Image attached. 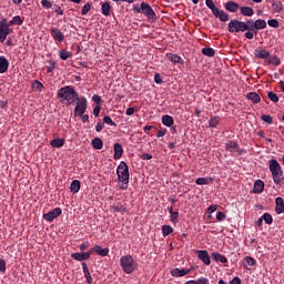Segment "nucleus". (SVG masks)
<instances>
[{
    "label": "nucleus",
    "instance_id": "obj_1",
    "mask_svg": "<svg viewBox=\"0 0 284 284\" xmlns=\"http://www.w3.org/2000/svg\"><path fill=\"white\" fill-rule=\"evenodd\" d=\"M58 99L60 103H63L64 105H74L79 99V93H77L74 87H62L58 90Z\"/></svg>",
    "mask_w": 284,
    "mask_h": 284
},
{
    "label": "nucleus",
    "instance_id": "obj_2",
    "mask_svg": "<svg viewBox=\"0 0 284 284\" xmlns=\"http://www.w3.org/2000/svg\"><path fill=\"white\" fill-rule=\"evenodd\" d=\"M267 28V22L263 19H248V29L250 31H246L244 33L245 39H254V34H258V30H265Z\"/></svg>",
    "mask_w": 284,
    "mask_h": 284
},
{
    "label": "nucleus",
    "instance_id": "obj_3",
    "mask_svg": "<svg viewBox=\"0 0 284 284\" xmlns=\"http://www.w3.org/2000/svg\"><path fill=\"white\" fill-rule=\"evenodd\" d=\"M116 174L121 185V190H128V183H130V169L128 168V164L122 161L120 162Z\"/></svg>",
    "mask_w": 284,
    "mask_h": 284
},
{
    "label": "nucleus",
    "instance_id": "obj_4",
    "mask_svg": "<svg viewBox=\"0 0 284 284\" xmlns=\"http://www.w3.org/2000/svg\"><path fill=\"white\" fill-rule=\"evenodd\" d=\"M268 170L273 176V182L275 185H281V181H283V169L281 168V164L278 161L272 159L268 161Z\"/></svg>",
    "mask_w": 284,
    "mask_h": 284
},
{
    "label": "nucleus",
    "instance_id": "obj_5",
    "mask_svg": "<svg viewBox=\"0 0 284 284\" xmlns=\"http://www.w3.org/2000/svg\"><path fill=\"white\" fill-rule=\"evenodd\" d=\"M229 32L236 34L239 32H250V20L241 21L232 19L229 22Z\"/></svg>",
    "mask_w": 284,
    "mask_h": 284
},
{
    "label": "nucleus",
    "instance_id": "obj_6",
    "mask_svg": "<svg viewBox=\"0 0 284 284\" xmlns=\"http://www.w3.org/2000/svg\"><path fill=\"white\" fill-rule=\"evenodd\" d=\"M205 6L209 8V10L212 11L213 17L225 23L226 21H230V14L227 12L220 10L214 4V0H205Z\"/></svg>",
    "mask_w": 284,
    "mask_h": 284
},
{
    "label": "nucleus",
    "instance_id": "obj_7",
    "mask_svg": "<svg viewBox=\"0 0 284 284\" xmlns=\"http://www.w3.org/2000/svg\"><path fill=\"white\" fill-rule=\"evenodd\" d=\"M120 266L125 274H132L136 270V262L132 255H124L120 258Z\"/></svg>",
    "mask_w": 284,
    "mask_h": 284
},
{
    "label": "nucleus",
    "instance_id": "obj_8",
    "mask_svg": "<svg viewBox=\"0 0 284 284\" xmlns=\"http://www.w3.org/2000/svg\"><path fill=\"white\" fill-rule=\"evenodd\" d=\"M88 110V99L85 97L78 98L75 100V108L73 111L74 116H83Z\"/></svg>",
    "mask_w": 284,
    "mask_h": 284
},
{
    "label": "nucleus",
    "instance_id": "obj_9",
    "mask_svg": "<svg viewBox=\"0 0 284 284\" xmlns=\"http://www.w3.org/2000/svg\"><path fill=\"white\" fill-rule=\"evenodd\" d=\"M141 10L145 17L149 19H156V13L154 12V9L148 3V2H141Z\"/></svg>",
    "mask_w": 284,
    "mask_h": 284
},
{
    "label": "nucleus",
    "instance_id": "obj_10",
    "mask_svg": "<svg viewBox=\"0 0 284 284\" xmlns=\"http://www.w3.org/2000/svg\"><path fill=\"white\" fill-rule=\"evenodd\" d=\"M62 213L63 211L61 210V207H55L52 211L44 213L43 219L44 221L52 222L54 219H58V216H61Z\"/></svg>",
    "mask_w": 284,
    "mask_h": 284
},
{
    "label": "nucleus",
    "instance_id": "obj_11",
    "mask_svg": "<svg viewBox=\"0 0 284 284\" xmlns=\"http://www.w3.org/2000/svg\"><path fill=\"white\" fill-rule=\"evenodd\" d=\"M50 34H51L52 39L54 41H59V43H61L65 39V37L63 36V32H61V30H59L57 28H51Z\"/></svg>",
    "mask_w": 284,
    "mask_h": 284
},
{
    "label": "nucleus",
    "instance_id": "obj_12",
    "mask_svg": "<svg viewBox=\"0 0 284 284\" xmlns=\"http://www.w3.org/2000/svg\"><path fill=\"white\" fill-rule=\"evenodd\" d=\"M197 254V258L200 261H202V263H204L205 265H210L211 261H210V253H207L206 250L203 251H196Z\"/></svg>",
    "mask_w": 284,
    "mask_h": 284
},
{
    "label": "nucleus",
    "instance_id": "obj_13",
    "mask_svg": "<svg viewBox=\"0 0 284 284\" xmlns=\"http://www.w3.org/2000/svg\"><path fill=\"white\" fill-rule=\"evenodd\" d=\"M114 155L113 159L115 161H119L123 156V145L121 143L116 142L113 144Z\"/></svg>",
    "mask_w": 284,
    "mask_h": 284
},
{
    "label": "nucleus",
    "instance_id": "obj_14",
    "mask_svg": "<svg viewBox=\"0 0 284 284\" xmlns=\"http://www.w3.org/2000/svg\"><path fill=\"white\" fill-rule=\"evenodd\" d=\"M90 252L72 253L71 258L74 261H88L90 258Z\"/></svg>",
    "mask_w": 284,
    "mask_h": 284
},
{
    "label": "nucleus",
    "instance_id": "obj_15",
    "mask_svg": "<svg viewBox=\"0 0 284 284\" xmlns=\"http://www.w3.org/2000/svg\"><path fill=\"white\" fill-rule=\"evenodd\" d=\"M272 8H273V12H275L276 14H281L283 13V2L280 0H272Z\"/></svg>",
    "mask_w": 284,
    "mask_h": 284
},
{
    "label": "nucleus",
    "instance_id": "obj_16",
    "mask_svg": "<svg viewBox=\"0 0 284 284\" xmlns=\"http://www.w3.org/2000/svg\"><path fill=\"white\" fill-rule=\"evenodd\" d=\"M225 10H227V12H237L239 10H241V7L239 6V3L234 2V1H229L224 4Z\"/></svg>",
    "mask_w": 284,
    "mask_h": 284
},
{
    "label": "nucleus",
    "instance_id": "obj_17",
    "mask_svg": "<svg viewBox=\"0 0 284 284\" xmlns=\"http://www.w3.org/2000/svg\"><path fill=\"white\" fill-rule=\"evenodd\" d=\"M9 67H10V62L7 60V58L3 55H0V74H4V72H8Z\"/></svg>",
    "mask_w": 284,
    "mask_h": 284
},
{
    "label": "nucleus",
    "instance_id": "obj_18",
    "mask_svg": "<svg viewBox=\"0 0 284 284\" xmlns=\"http://www.w3.org/2000/svg\"><path fill=\"white\" fill-rule=\"evenodd\" d=\"M166 57L169 61H171V63H180V65H183V63H185V61H183V58L174 53H168Z\"/></svg>",
    "mask_w": 284,
    "mask_h": 284
},
{
    "label": "nucleus",
    "instance_id": "obj_19",
    "mask_svg": "<svg viewBox=\"0 0 284 284\" xmlns=\"http://www.w3.org/2000/svg\"><path fill=\"white\" fill-rule=\"evenodd\" d=\"M263 190H265V183L262 180L255 181L253 192L255 194H261Z\"/></svg>",
    "mask_w": 284,
    "mask_h": 284
},
{
    "label": "nucleus",
    "instance_id": "obj_20",
    "mask_svg": "<svg viewBox=\"0 0 284 284\" xmlns=\"http://www.w3.org/2000/svg\"><path fill=\"white\" fill-rule=\"evenodd\" d=\"M190 271L185 270V268H173L171 271V275L179 278L181 276H185L186 274H189Z\"/></svg>",
    "mask_w": 284,
    "mask_h": 284
},
{
    "label": "nucleus",
    "instance_id": "obj_21",
    "mask_svg": "<svg viewBox=\"0 0 284 284\" xmlns=\"http://www.w3.org/2000/svg\"><path fill=\"white\" fill-rule=\"evenodd\" d=\"M92 250L93 252H95V254H99V256H108V254L110 253V248H103L101 247V245H95Z\"/></svg>",
    "mask_w": 284,
    "mask_h": 284
},
{
    "label": "nucleus",
    "instance_id": "obj_22",
    "mask_svg": "<svg viewBox=\"0 0 284 284\" xmlns=\"http://www.w3.org/2000/svg\"><path fill=\"white\" fill-rule=\"evenodd\" d=\"M242 17H254V9L252 7H240Z\"/></svg>",
    "mask_w": 284,
    "mask_h": 284
},
{
    "label": "nucleus",
    "instance_id": "obj_23",
    "mask_svg": "<svg viewBox=\"0 0 284 284\" xmlns=\"http://www.w3.org/2000/svg\"><path fill=\"white\" fill-rule=\"evenodd\" d=\"M195 183L196 185H210V183H214V178H197Z\"/></svg>",
    "mask_w": 284,
    "mask_h": 284
},
{
    "label": "nucleus",
    "instance_id": "obj_24",
    "mask_svg": "<svg viewBox=\"0 0 284 284\" xmlns=\"http://www.w3.org/2000/svg\"><path fill=\"white\" fill-rule=\"evenodd\" d=\"M10 32H11V29L6 23V20L0 21V34L8 37V34H10Z\"/></svg>",
    "mask_w": 284,
    "mask_h": 284
},
{
    "label": "nucleus",
    "instance_id": "obj_25",
    "mask_svg": "<svg viewBox=\"0 0 284 284\" xmlns=\"http://www.w3.org/2000/svg\"><path fill=\"white\" fill-rule=\"evenodd\" d=\"M81 190V182L79 180H73L70 185V191L72 194H78V192Z\"/></svg>",
    "mask_w": 284,
    "mask_h": 284
},
{
    "label": "nucleus",
    "instance_id": "obj_26",
    "mask_svg": "<svg viewBox=\"0 0 284 284\" xmlns=\"http://www.w3.org/2000/svg\"><path fill=\"white\" fill-rule=\"evenodd\" d=\"M246 99H248V101H252V103H261V95H258V93L256 92L247 93Z\"/></svg>",
    "mask_w": 284,
    "mask_h": 284
},
{
    "label": "nucleus",
    "instance_id": "obj_27",
    "mask_svg": "<svg viewBox=\"0 0 284 284\" xmlns=\"http://www.w3.org/2000/svg\"><path fill=\"white\" fill-rule=\"evenodd\" d=\"M256 59H267L270 57V51L265 49L255 50Z\"/></svg>",
    "mask_w": 284,
    "mask_h": 284
},
{
    "label": "nucleus",
    "instance_id": "obj_28",
    "mask_svg": "<svg viewBox=\"0 0 284 284\" xmlns=\"http://www.w3.org/2000/svg\"><path fill=\"white\" fill-rule=\"evenodd\" d=\"M91 145L94 150H103V140L95 138L92 140Z\"/></svg>",
    "mask_w": 284,
    "mask_h": 284
},
{
    "label": "nucleus",
    "instance_id": "obj_29",
    "mask_svg": "<svg viewBox=\"0 0 284 284\" xmlns=\"http://www.w3.org/2000/svg\"><path fill=\"white\" fill-rule=\"evenodd\" d=\"M162 123L166 128H172V125H174V118H172L171 115H163Z\"/></svg>",
    "mask_w": 284,
    "mask_h": 284
},
{
    "label": "nucleus",
    "instance_id": "obj_30",
    "mask_svg": "<svg viewBox=\"0 0 284 284\" xmlns=\"http://www.w3.org/2000/svg\"><path fill=\"white\" fill-rule=\"evenodd\" d=\"M110 10H112L110 2H103L101 4V12L104 17H110Z\"/></svg>",
    "mask_w": 284,
    "mask_h": 284
},
{
    "label": "nucleus",
    "instance_id": "obj_31",
    "mask_svg": "<svg viewBox=\"0 0 284 284\" xmlns=\"http://www.w3.org/2000/svg\"><path fill=\"white\" fill-rule=\"evenodd\" d=\"M266 62L271 65H281V58L277 55H268Z\"/></svg>",
    "mask_w": 284,
    "mask_h": 284
},
{
    "label": "nucleus",
    "instance_id": "obj_32",
    "mask_svg": "<svg viewBox=\"0 0 284 284\" xmlns=\"http://www.w3.org/2000/svg\"><path fill=\"white\" fill-rule=\"evenodd\" d=\"M50 145L52 148H63V145H65V140H63V139H53V140H51Z\"/></svg>",
    "mask_w": 284,
    "mask_h": 284
},
{
    "label": "nucleus",
    "instance_id": "obj_33",
    "mask_svg": "<svg viewBox=\"0 0 284 284\" xmlns=\"http://www.w3.org/2000/svg\"><path fill=\"white\" fill-rule=\"evenodd\" d=\"M111 209L113 212H119L120 214H125V212H128V209L121 204H113Z\"/></svg>",
    "mask_w": 284,
    "mask_h": 284
},
{
    "label": "nucleus",
    "instance_id": "obj_34",
    "mask_svg": "<svg viewBox=\"0 0 284 284\" xmlns=\"http://www.w3.org/2000/svg\"><path fill=\"white\" fill-rule=\"evenodd\" d=\"M9 26H23V20L20 16H14L10 21Z\"/></svg>",
    "mask_w": 284,
    "mask_h": 284
},
{
    "label": "nucleus",
    "instance_id": "obj_35",
    "mask_svg": "<svg viewBox=\"0 0 284 284\" xmlns=\"http://www.w3.org/2000/svg\"><path fill=\"white\" fill-rule=\"evenodd\" d=\"M212 257L216 262L220 261V263H227V257L223 256L221 253H212Z\"/></svg>",
    "mask_w": 284,
    "mask_h": 284
},
{
    "label": "nucleus",
    "instance_id": "obj_36",
    "mask_svg": "<svg viewBox=\"0 0 284 284\" xmlns=\"http://www.w3.org/2000/svg\"><path fill=\"white\" fill-rule=\"evenodd\" d=\"M59 57H60V59H62V61H68V59H70V57H72V53L68 50H60Z\"/></svg>",
    "mask_w": 284,
    "mask_h": 284
},
{
    "label": "nucleus",
    "instance_id": "obj_37",
    "mask_svg": "<svg viewBox=\"0 0 284 284\" xmlns=\"http://www.w3.org/2000/svg\"><path fill=\"white\" fill-rule=\"evenodd\" d=\"M225 148L229 152H235L236 148H239V144L234 141H229L225 143Z\"/></svg>",
    "mask_w": 284,
    "mask_h": 284
},
{
    "label": "nucleus",
    "instance_id": "obj_38",
    "mask_svg": "<svg viewBox=\"0 0 284 284\" xmlns=\"http://www.w3.org/2000/svg\"><path fill=\"white\" fill-rule=\"evenodd\" d=\"M202 54H204V57H214V54H216V51H214L213 48H203L202 49Z\"/></svg>",
    "mask_w": 284,
    "mask_h": 284
},
{
    "label": "nucleus",
    "instance_id": "obj_39",
    "mask_svg": "<svg viewBox=\"0 0 284 284\" xmlns=\"http://www.w3.org/2000/svg\"><path fill=\"white\" fill-rule=\"evenodd\" d=\"M32 89L37 90V92H42L43 91V83L39 80H34L32 83Z\"/></svg>",
    "mask_w": 284,
    "mask_h": 284
},
{
    "label": "nucleus",
    "instance_id": "obj_40",
    "mask_svg": "<svg viewBox=\"0 0 284 284\" xmlns=\"http://www.w3.org/2000/svg\"><path fill=\"white\" fill-rule=\"evenodd\" d=\"M172 232H174V229H172V226H170V225L162 226L163 236H170V234H172Z\"/></svg>",
    "mask_w": 284,
    "mask_h": 284
},
{
    "label": "nucleus",
    "instance_id": "obj_41",
    "mask_svg": "<svg viewBox=\"0 0 284 284\" xmlns=\"http://www.w3.org/2000/svg\"><path fill=\"white\" fill-rule=\"evenodd\" d=\"M262 221H264L266 225H272V223H274V219L272 217V215H270V213H264L262 216Z\"/></svg>",
    "mask_w": 284,
    "mask_h": 284
},
{
    "label": "nucleus",
    "instance_id": "obj_42",
    "mask_svg": "<svg viewBox=\"0 0 284 284\" xmlns=\"http://www.w3.org/2000/svg\"><path fill=\"white\" fill-rule=\"evenodd\" d=\"M47 73L50 74V72H54V69L57 68V63H54L53 60L47 61Z\"/></svg>",
    "mask_w": 284,
    "mask_h": 284
},
{
    "label": "nucleus",
    "instance_id": "obj_43",
    "mask_svg": "<svg viewBox=\"0 0 284 284\" xmlns=\"http://www.w3.org/2000/svg\"><path fill=\"white\" fill-rule=\"evenodd\" d=\"M219 123H221V118H219V116L211 118L209 121L210 128H216V125H219Z\"/></svg>",
    "mask_w": 284,
    "mask_h": 284
},
{
    "label": "nucleus",
    "instance_id": "obj_44",
    "mask_svg": "<svg viewBox=\"0 0 284 284\" xmlns=\"http://www.w3.org/2000/svg\"><path fill=\"white\" fill-rule=\"evenodd\" d=\"M261 119L262 121H264V123H267L268 125H272V123H274V119L270 114H263Z\"/></svg>",
    "mask_w": 284,
    "mask_h": 284
},
{
    "label": "nucleus",
    "instance_id": "obj_45",
    "mask_svg": "<svg viewBox=\"0 0 284 284\" xmlns=\"http://www.w3.org/2000/svg\"><path fill=\"white\" fill-rule=\"evenodd\" d=\"M267 97L270 101H273V103H278V95L272 91L267 93Z\"/></svg>",
    "mask_w": 284,
    "mask_h": 284
},
{
    "label": "nucleus",
    "instance_id": "obj_46",
    "mask_svg": "<svg viewBox=\"0 0 284 284\" xmlns=\"http://www.w3.org/2000/svg\"><path fill=\"white\" fill-rule=\"evenodd\" d=\"M103 122L106 123V125H112L113 128H116V123L112 121V118H110V115H105L103 118Z\"/></svg>",
    "mask_w": 284,
    "mask_h": 284
},
{
    "label": "nucleus",
    "instance_id": "obj_47",
    "mask_svg": "<svg viewBox=\"0 0 284 284\" xmlns=\"http://www.w3.org/2000/svg\"><path fill=\"white\" fill-rule=\"evenodd\" d=\"M245 263L246 265H248L250 267H254V265H256V260L251 257V256H246L245 257Z\"/></svg>",
    "mask_w": 284,
    "mask_h": 284
},
{
    "label": "nucleus",
    "instance_id": "obj_48",
    "mask_svg": "<svg viewBox=\"0 0 284 284\" xmlns=\"http://www.w3.org/2000/svg\"><path fill=\"white\" fill-rule=\"evenodd\" d=\"M90 10H92V4L87 3L83 6L81 14L85 16V14H88V12H90Z\"/></svg>",
    "mask_w": 284,
    "mask_h": 284
},
{
    "label": "nucleus",
    "instance_id": "obj_49",
    "mask_svg": "<svg viewBox=\"0 0 284 284\" xmlns=\"http://www.w3.org/2000/svg\"><path fill=\"white\" fill-rule=\"evenodd\" d=\"M275 203H276L275 210L282 209L284 206L283 197H276Z\"/></svg>",
    "mask_w": 284,
    "mask_h": 284
},
{
    "label": "nucleus",
    "instance_id": "obj_50",
    "mask_svg": "<svg viewBox=\"0 0 284 284\" xmlns=\"http://www.w3.org/2000/svg\"><path fill=\"white\" fill-rule=\"evenodd\" d=\"M41 6L42 8L50 10V8H52V2L50 0H41Z\"/></svg>",
    "mask_w": 284,
    "mask_h": 284
},
{
    "label": "nucleus",
    "instance_id": "obj_51",
    "mask_svg": "<svg viewBox=\"0 0 284 284\" xmlns=\"http://www.w3.org/2000/svg\"><path fill=\"white\" fill-rule=\"evenodd\" d=\"M171 223H179V212H171Z\"/></svg>",
    "mask_w": 284,
    "mask_h": 284
},
{
    "label": "nucleus",
    "instance_id": "obj_52",
    "mask_svg": "<svg viewBox=\"0 0 284 284\" xmlns=\"http://www.w3.org/2000/svg\"><path fill=\"white\" fill-rule=\"evenodd\" d=\"M267 24L271 27V28H278V20L276 19H271L267 21Z\"/></svg>",
    "mask_w": 284,
    "mask_h": 284
},
{
    "label": "nucleus",
    "instance_id": "obj_53",
    "mask_svg": "<svg viewBox=\"0 0 284 284\" xmlns=\"http://www.w3.org/2000/svg\"><path fill=\"white\" fill-rule=\"evenodd\" d=\"M140 159H142V161H150V160H152V154H150V153H142L140 155Z\"/></svg>",
    "mask_w": 284,
    "mask_h": 284
},
{
    "label": "nucleus",
    "instance_id": "obj_54",
    "mask_svg": "<svg viewBox=\"0 0 284 284\" xmlns=\"http://www.w3.org/2000/svg\"><path fill=\"white\" fill-rule=\"evenodd\" d=\"M154 82L158 83L159 85H161V83H163V79L161 78V74H159V73L154 74Z\"/></svg>",
    "mask_w": 284,
    "mask_h": 284
},
{
    "label": "nucleus",
    "instance_id": "obj_55",
    "mask_svg": "<svg viewBox=\"0 0 284 284\" xmlns=\"http://www.w3.org/2000/svg\"><path fill=\"white\" fill-rule=\"evenodd\" d=\"M99 114H101V105L98 104L93 109V115L99 116Z\"/></svg>",
    "mask_w": 284,
    "mask_h": 284
},
{
    "label": "nucleus",
    "instance_id": "obj_56",
    "mask_svg": "<svg viewBox=\"0 0 284 284\" xmlns=\"http://www.w3.org/2000/svg\"><path fill=\"white\" fill-rule=\"evenodd\" d=\"M216 219H217L219 221H225L226 215H225V213H223V212H217Z\"/></svg>",
    "mask_w": 284,
    "mask_h": 284
},
{
    "label": "nucleus",
    "instance_id": "obj_57",
    "mask_svg": "<svg viewBox=\"0 0 284 284\" xmlns=\"http://www.w3.org/2000/svg\"><path fill=\"white\" fill-rule=\"evenodd\" d=\"M0 272L2 274L6 272V260H0Z\"/></svg>",
    "mask_w": 284,
    "mask_h": 284
},
{
    "label": "nucleus",
    "instance_id": "obj_58",
    "mask_svg": "<svg viewBox=\"0 0 284 284\" xmlns=\"http://www.w3.org/2000/svg\"><path fill=\"white\" fill-rule=\"evenodd\" d=\"M90 247V242H84L80 245V251L84 252V250H88Z\"/></svg>",
    "mask_w": 284,
    "mask_h": 284
},
{
    "label": "nucleus",
    "instance_id": "obj_59",
    "mask_svg": "<svg viewBox=\"0 0 284 284\" xmlns=\"http://www.w3.org/2000/svg\"><path fill=\"white\" fill-rule=\"evenodd\" d=\"M197 284H207L210 283V280H207L206 277H200L197 281H196Z\"/></svg>",
    "mask_w": 284,
    "mask_h": 284
},
{
    "label": "nucleus",
    "instance_id": "obj_60",
    "mask_svg": "<svg viewBox=\"0 0 284 284\" xmlns=\"http://www.w3.org/2000/svg\"><path fill=\"white\" fill-rule=\"evenodd\" d=\"M54 12L57 14L63 16V9H61L59 6H54Z\"/></svg>",
    "mask_w": 284,
    "mask_h": 284
},
{
    "label": "nucleus",
    "instance_id": "obj_61",
    "mask_svg": "<svg viewBox=\"0 0 284 284\" xmlns=\"http://www.w3.org/2000/svg\"><path fill=\"white\" fill-rule=\"evenodd\" d=\"M126 116H132V114H134V108H128L125 111Z\"/></svg>",
    "mask_w": 284,
    "mask_h": 284
},
{
    "label": "nucleus",
    "instance_id": "obj_62",
    "mask_svg": "<svg viewBox=\"0 0 284 284\" xmlns=\"http://www.w3.org/2000/svg\"><path fill=\"white\" fill-rule=\"evenodd\" d=\"M101 130H103V122H98L95 125V131L101 132Z\"/></svg>",
    "mask_w": 284,
    "mask_h": 284
},
{
    "label": "nucleus",
    "instance_id": "obj_63",
    "mask_svg": "<svg viewBox=\"0 0 284 284\" xmlns=\"http://www.w3.org/2000/svg\"><path fill=\"white\" fill-rule=\"evenodd\" d=\"M92 101H94V103H101V95H97V94H94L93 97H92Z\"/></svg>",
    "mask_w": 284,
    "mask_h": 284
},
{
    "label": "nucleus",
    "instance_id": "obj_64",
    "mask_svg": "<svg viewBox=\"0 0 284 284\" xmlns=\"http://www.w3.org/2000/svg\"><path fill=\"white\" fill-rule=\"evenodd\" d=\"M230 283L231 284H241V277L235 276Z\"/></svg>",
    "mask_w": 284,
    "mask_h": 284
}]
</instances>
